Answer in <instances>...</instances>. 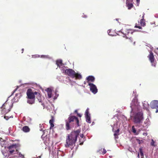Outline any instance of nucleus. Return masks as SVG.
<instances>
[{
    "label": "nucleus",
    "mask_w": 158,
    "mask_h": 158,
    "mask_svg": "<svg viewBox=\"0 0 158 158\" xmlns=\"http://www.w3.org/2000/svg\"><path fill=\"white\" fill-rule=\"evenodd\" d=\"M80 131V130L78 129L76 131H73L70 134L68 135L66 140V147L67 148L70 146H73L75 143Z\"/></svg>",
    "instance_id": "f257e3e1"
},
{
    "label": "nucleus",
    "mask_w": 158,
    "mask_h": 158,
    "mask_svg": "<svg viewBox=\"0 0 158 158\" xmlns=\"http://www.w3.org/2000/svg\"><path fill=\"white\" fill-rule=\"evenodd\" d=\"M15 144L14 145V144H13L11 145H10V146H9L8 147V149H9V150H11V149L12 148H13L14 147H15Z\"/></svg>",
    "instance_id": "b1692460"
},
{
    "label": "nucleus",
    "mask_w": 158,
    "mask_h": 158,
    "mask_svg": "<svg viewBox=\"0 0 158 158\" xmlns=\"http://www.w3.org/2000/svg\"><path fill=\"white\" fill-rule=\"evenodd\" d=\"M86 79L87 80V82L89 83V81H90L91 82H94L95 81L94 77L92 76H89L86 77Z\"/></svg>",
    "instance_id": "9d476101"
},
{
    "label": "nucleus",
    "mask_w": 158,
    "mask_h": 158,
    "mask_svg": "<svg viewBox=\"0 0 158 158\" xmlns=\"http://www.w3.org/2000/svg\"><path fill=\"white\" fill-rule=\"evenodd\" d=\"M74 112H75V113H77H77H77V110H75Z\"/></svg>",
    "instance_id": "09e8293b"
},
{
    "label": "nucleus",
    "mask_w": 158,
    "mask_h": 158,
    "mask_svg": "<svg viewBox=\"0 0 158 158\" xmlns=\"http://www.w3.org/2000/svg\"><path fill=\"white\" fill-rule=\"evenodd\" d=\"M131 112L132 111H139L141 106L139 105V103L137 102V97L135 96L131 104Z\"/></svg>",
    "instance_id": "7ed1b4c3"
},
{
    "label": "nucleus",
    "mask_w": 158,
    "mask_h": 158,
    "mask_svg": "<svg viewBox=\"0 0 158 158\" xmlns=\"http://www.w3.org/2000/svg\"><path fill=\"white\" fill-rule=\"evenodd\" d=\"M132 0H131V1ZM130 1H131V0H127L126 1V5L128 9H130L133 6V5L132 3H131L129 2Z\"/></svg>",
    "instance_id": "9b49d317"
},
{
    "label": "nucleus",
    "mask_w": 158,
    "mask_h": 158,
    "mask_svg": "<svg viewBox=\"0 0 158 158\" xmlns=\"http://www.w3.org/2000/svg\"><path fill=\"white\" fill-rule=\"evenodd\" d=\"M67 75L70 76L72 78L75 77V72L71 69H66L65 71Z\"/></svg>",
    "instance_id": "39448f33"
},
{
    "label": "nucleus",
    "mask_w": 158,
    "mask_h": 158,
    "mask_svg": "<svg viewBox=\"0 0 158 158\" xmlns=\"http://www.w3.org/2000/svg\"><path fill=\"white\" fill-rule=\"evenodd\" d=\"M39 94V96H40V94L39 93V94Z\"/></svg>",
    "instance_id": "774afa93"
},
{
    "label": "nucleus",
    "mask_w": 158,
    "mask_h": 158,
    "mask_svg": "<svg viewBox=\"0 0 158 158\" xmlns=\"http://www.w3.org/2000/svg\"><path fill=\"white\" fill-rule=\"evenodd\" d=\"M9 118H9L8 116H5L4 117V118L6 120H8Z\"/></svg>",
    "instance_id": "473e14b6"
},
{
    "label": "nucleus",
    "mask_w": 158,
    "mask_h": 158,
    "mask_svg": "<svg viewBox=\"0 0 158 158\" xmlns=\"http://www.w3.org/2000/svg\"><path fill=\"white\" fill-rule=\"evenodd\" d=\"M77 115L80 117H81V115L79 113H77Z\"/></svg>",
    "instance_id": "ea45409f"
},
{
    "label": "nucleus",
    "mask_w": 158,
    "mask_h": 158,
    "mask_svg": "<svg viewBox=\"0 0 158 158\" xmlns=\"http://www.w3.org/2000/svg\"><path fill=\"white\" fill-rule=\"evenodd\" d=\"M18 154H19V156L23 157H24L23 156V155H22L20 152H19L18 153Z\"/></svg>",
    "instance_id": "72a5a7b5"
},
{
    "label": "nucleus",
    "mask_w": 158,
    "mask_h": 158,
    "mask_svg": "<svg viewBox=\"0 0 158 158\" xmlns=\"http://www.w3.org/2000/svg\"><path fill=\"white\" fill-rule=\"evenodd\" d=\"M103 152L102 153V154L103 155H104V154H105L106 153V150L104 148L103 149Z\"/></svg>",
    "instance_id": "7c9ffc66"
},
{
    "label": "nucleus",
    "mask_w": 158,
    "mask_h": 158,
    "mask_svg": "<svg viewBox=\"0 0 158 158\" xmlns=\"http://www.w3.org/2000/svg\"><path fill=\"white\" fill-rule=\"evenodd\" d=\"M22 130L23 132L27 133L30 131V129L28 126H24L23 127Z\"/></svg>",
    "instance_id": "4468645a"
},
{
    "label": "nucleus",
    "mask_w": 158,
    "mask_h": 158,
    "mask_svg": "<svg viewBox=\"0 0 158 158\" xmlns=\"http://www.w3.org/2000/svg\"><path fill=\"white\" fill-rule=\"evenodd\" d=\"M143 119V113L141 112H139L134 116L133 121L135 123H140L142 122Z\"/></svg>",
    "instance_id": "20e7f679"
},
{
    "label": "nucleus",
    "mask_w": 158,
    "mask_h": 158,
    "mask_svg": "<svg viewBox=\"0 0 158 158\" xmlns=\"http://www.w3.org/2000/svg\"><path fill=\"white\" fill-rule=\"evenodd\" d=\"M54 118L53 116H51V119L49 120V123L51 125L50 127V129H51L52 127H53L54 126V124H53L54 122Z\"/></svg>",
    "instance_id": "ddd939ff"
},
{
    "label": "nucleus",
    "mask_w": 158,
    "mask_h": 158,
    "mask_svg": "<svg viewBox=\"0 0 158 158\" xmlns=\"http://www.w3.org/2000/svg\"><path fill=\"white\" fill-rule=\"evenodd\" d=\"M66 129L69 130L72 128L74 126L76 123L77 127L80 126L78 118L73 116H69L67 120H65Z\"/></svg>",
    "instance_id": "f03ea898"
},
{
    "label": "nucleus",
    "mask_w": 158,
    "mask_h": 158,
    "mask_svg": "<svg viewBox=\"0 0 158 158\" xmlns=\"http://www.w3.org/2000/svg\"><path fill=\"white\" fill-rule=\"evenodd\" d=\"M90 115V114L89 113V108H88L85 111V115L87 116V115Z\"/></svg>",
    "instance_id": "5701e85b"
},
{
    "label": "nucleus",
    "mask_w": 158,
    "mask_h": 158,
    "mask_svg": "<svg viewBox=\"0 0 158 158\" xmlns=\"http://www.w3.org/2000/svg\"><path fill=\"white\" fill-rule=\"evenodd\" d=\"M89 85L90 86V90L94 94H96L98 92V89L96 86L93 83H89Z\"/></svg>",
    "instance_id": "0eeeda50"
},
{
    "label": "nucleus",
    "mask_w": 158,
    "mask_h": 158,
    "mask_svg": "<svg viewBox=\"0 0 158 158\" xmlns=\"http://www.w3.org/2000/svg\"><path fill=\"white\" fill-rule=\"evenodd\" d=\"M48 55H43L42 56V57L44 56V57H45L46 58H48Z\"/></svg>",
    "instance_id": "c9c22d12"
},
{
    "label": "nucleus",
    "mask_w": 158,
    "mask_h": 158,
    "mask_svg": "<svg viewBox=\"0 0 158 158\" xmlns=\"http://www.w3.org/2000/svg\"><path fill=\"white\" fill-rule=\"evenodd\" d=\"M149 57V60L152 63L154 61V57L153 55V53L151 52H150V55L148 56Z\"/></svg>",
    "instance_id": "f8f14e48"
},
{
    "label": "nucleus",
    "mask_w": 158,
    "mask_h": 158,
    "mask_svg": "<svg viewBox=\"0 0 158 158\" xmlns=\"http://www.w3.org/2000/svg\"><path fill=\"white\" fill-rule=\"evenodd\" d=\"M57 91L56 90L55 91V93H56L57 92Z\"/></svg>",
    "instance_id": "052dcab7"
},
{
    "label": "nucleus",
    "mask_w": 158,
    "mask_h": 158,
    "mask_svg": "<svg viewBox=\"0 0 158 158\" xmlns=\"http://www.w3.org/2000/svg\"><path fill=\"white\" fill-rule=\"evenodd\" d=\"M46 91L48 93L52 92V90L50 88H48L46 89Z\"/></svg>",
    "instance_id": "393cba45"
},
{
    "label": "nucleus",
    "mask_w": 158,
    "mask_h": 158,
    "mask_svg": "<svg viewBox=\"0 0 158 158\" xmlns=\"http://www.w3.org/2000/svg\"><path fill=\"white\" fill-rule=\"evenodd\" d=\"M136 140L138 143L139 144H142L144 142V140H140L139 139H137Z\"/></svg>",
    "instance_id": "4be33fe9"
},
{
    "label": "nucleus",
    "mask_w": 158,
    "mask_h": 158,
    "mask_svg": "<svg viewBox=\"0 0 158 158\" xmlns=\"http://www.w3.org/2000/svg\"><path fill=\"white\" fill-rule=\"evenodd\" d=\"M123 34V37H126V35H126V34H125V33H124V34Z\"/></svg>",
    "instance_id": "a18cd8bd"
},
{
    "label": "nucleus",
    "mask_w": 158,
    "mask_h": 158,
    "mask_svg": "<svg viewBox=\"0 0 158 158\" xmlns=\"http://www.w3.org/2000/svg\"><path fill=\"white\" fill-rule=\"evenodd\" d=\"M10 110H8V111H7L6 112V113H8L10 111Z\"/></svg>",
    "instance_id": "864d4df0"
},
{
    "label": "nucleus",
    "mask_w": 158,
    "mask_h": 158,
    "mask_svg": "<svg viewBox=\"0 0 158 158\" xmlns=\"http://www.w3.org/2000/svg\"><path fill=\"white\" fill-rule=\"evenodd\" d=\"M140 155L141 156H143V153L142 152H140Z\"/></svg>",
    "instance_id": "c03bdc74"
},
{
    "label": "nucleus",
    "mask_w": 158,
    "mask_h": 158,
    "mask_svg": "<svg viewBox=\"0 0 158 158\" xmlns=\"http://www.w3.org/2000/svg\"><path fill=\"white\" fill-rule=\"evenodd\" d=\"M5 104V103L3 104L2 106L1 107V108H2V107H3L4 106Z\"/></svg>",
    "instance_id": "13d9d810"
},
{
    "label": "nucleus",
    "mask_w": 158,
    "mask_h": 158,
    "mask_svg": "<svg viewBox=\"0 0 158 158\" xmlns=\"http://www.w3.org/2000/svg\"><path fill=\"white\" fill-rule=\"evenodd\" d=\"M38 93L37 92H33V94H34V95H36V94H37Z\"/></svg>",
    "instance_id": "4c0bfd02"
},
{
    "label": "nucleus",
    "mask_w": 158,
    "mask_h": 158,
    "mask_svg": "<svg viewBox=\"0 0 158 158\" xmlns=\"http://www.w3.org/2000/svg\"><path fill=\"white\" fill-rule=\"evenodd\" d=\"M80 136L81 138H82L84 136V135L83 134H80Z\"/></svg>",
    "instance_id": "a19ab883"
},
{
    "label": "nucleus",
    "mask_w": 158,
    "mask_h": 158,
    "mask_svg": "<svg viewBox=\"0 0 158 158\" xmlns=\"http://www.w3.org/2000/svg\"><path fill=\"white\" fill-rule=\"evenodd\" d=\"M27 121L29 122V123H31V119L29 117H28L27 118Z\"/></svg>",
    "instance_id": "c85d7f7f"
},
{
    "label": "nucleus",
    "mask_w": 158,
    "mask_h": 158,
    "mask_svg": "<svg viewBox=\"0 0 158 158\" xmlns=\"http://www.w3.org/2000/svg\"><path fill=\"white\" fill-rule=\"evenodd\" d=\"M2 138L0 137V141H2Z\"/></svg>",
    "instance_id": "3c124183"
},
{
    "label": "nucleus",
    "mask_w": 158,
    "mask_h": 158,
    "mask_svg": "<svg viewBox=\"0 0 158 158\" xmlns=\"http://www.w3.org/2000/svg\"><path fill=\"white\" fill-rule=\"evenodd\" d=\"M155 142L154 141V140L153 139L152 140L151 142V145L152 146H155V145L154 144Z\"/></svg>",
    "instance_id": "a878e982"
},
{
    "label": "nucleus",
    "mask_w": 158,
    "mask_h": 158,
    "mask_svg": "<svg viewBox=\"0 0 158 158\" xmlns=\"http://www.w3.org/2000/svg\"><path fill=\"white\" fill-rule=\"evenodd\" d=\"M56 64L57 65V66L60 67V65H62V61L61 59L57 60L56 61Z\"/></svg>",
    "instance_id": "dca6fc26"
},
{
    "label": "nucleus",
    "mask_w": 158,
    "mask_h": 158,
    "mask_svg": "<svg viewBox=\"0 0 158 158\" xmlns=\"http://www.w3.org/2000/svg\"><path fill=\"white\" fill-rule=\"evenodd\" d=\"M151 107L152 109L156 108L158 107V101H154L151 103Z\"/></svg>",
    "instance_id": "1a4fd4ad"
},
{
    "label": "nucleus",
    "mask_w": 158,
    "mask_h": 158,
    "mask_svg": "<svg viewBox=\"0 0 158 158\" xmlns=\"http://www.w3.org/2000/svg\"><path fill=\"white\" fill-rule=\"evenodd\" d=\"M144 16V15H143V16H142L143 19Z\"/></svg>",
    "instance_id": "0e129e2a"
},
{
    "label": "nucleus",
    "mask_w": 158,
    "mask_h": 158,
    "mask_svg": "<svg viewBox=\"0 0 158 158\" xmlns=\"http://www.w3.org/2000/svg\"><path fill=\"white\" fill-rule=\"evenodd\" d=\"M125 38H126V39H129V38H128V37H127V36H126Z\"/></svg>",
    "instance_id": "4d7b16f0"
},
{
    "label": "nucleus",
    "mask_w": 158,
    "mask_h": 158,
    "mask_svg": "<svg viewBox=\"0 0 158 158\" xmlns=\"http://www.w3.org/2000/svg\"><path fill=\"white\" fill-rule=\"evenodd\" d=\"M24 49H23H23H22V51H24ZM23 52H22V53H23Z\"/></svg>",
    "instance_id": "680f3d73"
},
{
    "label": "nucleus",
    "mask_w": 158,
    "mask_h": 158,
    "mask_svg": "<svg viewBox=\"0 0 158 158\" xmlns=\"http://www.w3.org/2000/svg\"><path fill=\"white\" fill-rule=\"evenodd\" d=\"M143 104L144 109H145L147 110H148L149 104L147 102H146L145 101L144 102Z\"/></svg>",
    "instance_id": "2eb2a0df"
},
{
    "label": "nucleus",
    "mask_w": 158,
    "mask_h": 158,
    "mask_svg": "<svg viewBox=\"0 0 158 158\" xmlns=\"http://www.w3.org/2000/svg\"><path fill=\"white\" fill-rule=\"evenodd\" d=\"M132 132L135 135H137L138 133L136 132V131L135 128L134 127V126H132Z\"/></svg>",
    "instance_id": "412c9836"
},
{
    "label": "nucleus",
    "mask_w": 158,
    "mask_h": 158,
    "mask_svg": "<svg viewBox=\"0 0 158 158\" xmlns=\"http://www.w3.org/2000/svg\"><path fill=\"white\" fill-rule=\"evenodd\" d=\"M19 87V86H17V87L13 91V93L11 94V95H12L17 90Z\"/></svg>",
    "instance_id": "cd10ccee"
},
{
    "label": "nucleus",
    "mask_w": 158,
    "mask_h": 158,
    "mask_svg": "<svg viewBox=\"0 0 158 158\" xmlns=\"http://www.w3.org/2000/svg\"><path fill=\"white\" fill-rule=\"evenodd\" d=\"M139 1L140 0H136L137 4H138H138H139Z\"/></svg>",
    "instance_id": "79ce46f5"
},
{
    "label": "nucleus",
    "mask_w": 158,
    "mask_h": 158,
    "mask_svg": "<svg viewBox=\"0 0 158 158\" xmlns=\"http://www.w3.org/2000/svg\"><path fill=\"white\" fill-rule=\"evenodd\" d=\"M55 96L54 98V99H56L57 97L58 96V94H57V93H55Z\"/></svg>",
    "instance_id": "c756f323"
},
{
    "label": "nucleus",
    "mask_w": 158,
    "mask_h": 158,
    "mask_svg": "<svg viewBox=\"0 0 158 158\" xmlns=\"http://www.w3.org/2000/svg\"><path fill=\"white\" fill-rule=\"evenodd\" d=\"M5 108H4L2 110V113H4V111H5Z\"/></svg>",
    "instance_id": "37998d69"
},
{
    "label": "nucleus",
    "mask_w": 158,
    "mask_h": 158,
    "mask_svg": "<svg viewBox=\"0 0 158 158\" xmlns=\"http://www.w3.org/2000/svg\"><path fill=\"white\" fill-rule=\"evenodd\" d=\"M27 99H35V96L34 95L33 92L30 89H28L27 92Z\"/></svg>",
    "instance_id": "423d86ee"
},
{
    "label": "nucleus",
    "mask_w": 158,
    "mask_h": 158,
    "mask_svg": "<svg viewBox=\"0 0 158 158\" xmlns=\"http://www.w3.org/2000/svg\"><path fill=\"white\" fill-rule=\"evenodd\" d=\"M136 94V91H135V90L134 91H133V95L134 94V95L135 96Z\"/></svg>",
    "instance_id": "e433bc0d"
},
{
    "label": "nucleus",
    "mask_w": 158,
    "mask_h": 158,
    "mask_svg": "<svg viewBox=\"0 0 158 158\" xmlns=\"http://www.w3.org/2000/svg\"><path fill=\"white\" fill-rule=\"evenodd\" d=\"M38 101H39V102H41V100H39V99H38Z\"/></svg>",
    "instance_id": "5fc2aeb1"
},
{
    "label": "nucleus",
    "mask_w": 158,
    "mask_h": 158,
    "mask_svg": "<svg viewBox=\"0 0 158 158\" xmlns=\"http://www.w3.org/2000/svg\"><path fill=\"white\" fill-rule=\"evenodd\" d=\"M156 113H157L158 112V110H156L155 111Z\"/></svg>",
    "instance_id": "6e6d98bb"
},
{
    "label": "nucleus",
    "mask_w": 158,
    "mask_h": 158,
    "mask_svg": "<svg viewBox=\"0 0 158 158\" xmlns=\"http://www.w3.org/2000/svg\"><path fill=\"white\" fill-rule=\"evenodd\" d=\"M85 117L86 118V121L89 123H91V121L90 115L85 116Z\"/></svg>",
    "instance_id": "a211bd4d"
},
{
    "label": "nucleus",
    "mask_w": 158,
    "mask_h": 158,
    "mask_svg": "<svg viewBox=\"0 0 158 158\" xmlns=\"http://www.w3.org/2000/svg\"><path fill=\"white\" fill-rule=\"evenodd\" d=\"M110 30H108L107 33H108V34L110 35L113 36V35H112L110 34Z\"/></svg>",
    "instance_id": "2f4dec72"
},
{
    "label": "nucleus",
    "mask_w": 158,
    "mask_h": 158,
    "mask_svg": "<svg viewBox=\"0 0 158 158\" xmlns=\"http://www.w3.org/2000/svg\"><path fill=\"white\" fill-rule=\"evenodd\" d=\"M144 19H142L140 22V24L142 26H144L145 25V23L144 22Z\"/></svg>",
    "instance_id": "aec40b11"
},
{
    "label": "nucleus",
    "mask_w": 158,
    "mask_h": 158,
    "mask_svg": "<svg viewBox=\"0 0 158 158\" xmlns=\"http://www.w3.org/2000/svg\"><path fill=\"white\" fill-rule=\"evenodd\" d=\"M35 99H27V103L30 104H32L35 103Z\"/></svg>",
    "instance_id": "f3484780"
},
{
    "label": "nucleus",
    "mask_w": 158,
    "mask_h": 158,
    "mask_svg": "<svg viewBox=\"0 0 158 158\" xmlns=\"http://www.w3.org/2000/svg\"><path fill=\"white\" fill-rule=\"evenodd\" d=\"M135 28H139V29H142V27H140V26L135 27Z\"/></svg>",
    "instance_id": "58836bf2"
},
{
    "label": "nucleus",
    "mask_w": 158,
    "mask_h": 158,
    "mask_svg": "<svg viewBox=\"0 0 158 158\" xmlns=\"http://www.w3.org/2000/svg\"><path fill=\"white\" fill-rule=\"evenodd\" d=\"M9 152L10 154H12L14 152V150H10Z\"/></svg>",
    "instance_id": "f704fd0d"
},
{
    "label": "nucleus",
    "mask_w": 158,
    "mask_h": 158,
    "mask_svg": "<svg viewBox=\"0 0 158 158\" xmlns=\"http://www.w3.org/2000/svg\"><path fill=\"white\" fill-rule=\"evenodd\" d=\"M135 31H138V30H135Z\"/></svg>",
    "instance_id": "69168bd1"
},
{
    "label": "nucleus",
    "mask_w": 158,
    "mask_h": 158,
    "mask_svg": "<svg viewBox=\"0 0 158 158\" xmlns=\"http://www.w3.org/2000/svg\"><path fill=\"white\" fill-rule=\"evenodd\" d=\"M41 104L44 106V104L43 103H42Z\"/></svg>",
    "instance_id": "8fccbe9b"
},
{
    "label": "nucleus",
    "mask_w": 158,
    "mask_h": 158,
    "mask_svg": "<svg viewBox=\"0 0 158 158\" xmlns=\"http://www.w3.org/2000/svg\"><path fill=\"white\" fill-rule=\"evenodd\" d=\"M141 31V32H145V31Z\"/></svg>",
    "instance_id": "e2e57ef3"
},
{
    "label": "nucleus",
    "mask_w": 158,
    "mask_h": 158,
    "mask_svg": "<svg viewBox=\"0 0 158 158\" xmlns=\"http://www.w3.org/2000/svg\"><path fill=\"white\" fill-rule=\"evenodd\" d=\"M133 32H134L133 31H131V32H130V33H131V34H132L133 33Z\"/></svg>",
    "instance_id": "bf43d9fd"
},
{
    "label": "nucleus",
    "mask_w": 158,
    "mask_h": 158,
    "mask_svg": "<svg viewBox=\"0 0 158 158\" xmlns=\"http://www.w3.org/2000/svg\"><path fill=\"white\" fill-rule=\"evenodd\" d=\"M112 131L114 132V139L115 140L118 138V135H119V129H118L117 130H114V127H113Z\"/></svg>",
    "instance_id": "6e6552de"
},
{
    "label": "nucleus",
    "mask_w": 158,
    "mask_h": 158,
    "mask_svg": "<svg viewBox=\"0 0 158 158\" xmlns=\"http://www.w3.org/2000/svg\"><path fill=\"white\" fill-rule=\"evenodd\" d=\"M129 39L131 40V42H132V38H131V37H130V38H129Z\"/></svg>",
    "instance_id": "49530a36"
},
{
    "label": "nucleus",
    "mask_w": 158,
    "mask_h": 158,
    "mask_svg": "<svg viewBox=\"0 0 158 158\" xmlns=\"http://www.w3.org/2000/svg\"><path fill=\"white\" fill-rule=\"evenodd\" d=\"M130 33V31H128L127 32V33H126L127 35H128L129 33Z\"/></svg>",
    "instance_id": "de8ad7c7"
},
{
    "label": "nucleus",
    "mask_w": 158,
    "mask_h": 158,
    "mask_svg": "<svg viewBox=\"0 0 158 158\" xmlns=\"http://www.w3.org/2000/svg\"><path fill=\"white\" fill-rule=\"evenodd\" d=\"M52 92L48 93V98H50L52 97Z\"/></svg>",
    "instance_id": "bb28decb"
},
{
    "label": "nucleus",
    "mask_w": 158,
    "mask_h": 158,
    "mask_svg": "<svg viewBox=\"0 0 158 158\" xmlns=\"http://www.w3.org/2000/svg\"><path fill=\"white\" fill-rule=\"evenodd\" d=\"M135 27H138V26H137L136 25H135Z\"/></svg>",
    "instance_id": "338daca9"
},
{
    "label": "nucleus",
    "mask_w": 158,
    "mask_h": 158,
    "mask_svg": "<svg viewBox=\"0 0 158 158\" xmlns=\"http://www.w3.org/2000/svg\"><path fill=\"white\" fill-rule=\"evenodd\" d=\"M75 77H76V79H80L82 78V77L81 74L75 73Z\"/></svg>",
    "instance_id": "6ab92c4d"
},
{
    "label": "nucleus",
    "mask_w": 158,
    "mask_h": 158,
    "mask_svg": "<svg viewBox=\"0 0 158 158\" xmlns=\"http://www.w3.org/2000/svg\"><path fill=\"white\" fill-rule=\"evenodd\" d=\"M119 32H121L123 34H124V33L123 32H122V31H121H121H119Z\"/></svg>",
    "instance_id": "603ef678"
}]
</instances>
